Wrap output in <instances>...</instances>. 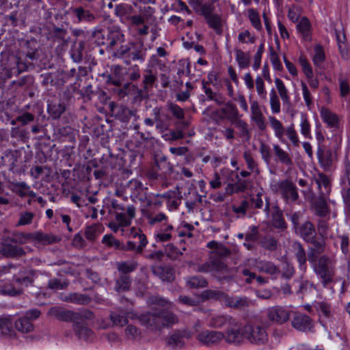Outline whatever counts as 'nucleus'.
I'll use <instances>...</instances> for the list:
<instances>
[{
  "mask_svg": "<svg viewBox=\"0 0 350 350\" xmlns=\"http://www.w3.org/2000/svg\"><path fill=\"white\" fill-rule=\"evenodd\" d=\"M105 49L113 59H122L127 65L132 62L142 63L146 56V49L142 42H129L125 44V36L117 25L107 27Z\"/></svg>",
  "mask_w": 350,
  "mask_h": 350,
  "instance_id": "1",
  "label": "nucleus"
},
{
  "mask_svg": "<svg viewBox=\"0 0 350 350\" xmlns=\"http://www.w3.org/2000/svg\"><path fill=\"white\" fill-rule=\"evenodd\" d=\"M230 254V250L226 246L221 244L217 245L215 249L211 252L208 260L198 265L197 271L202 273H211L213 277L221 282H230L234 277L236 269L229 267L224 259Z\"/></svg>",
  "mask_w": 350,
  "mask_h": 350,
  "instance_id": "2",
  "label": "nucleus"
},
{
  "mask_svg": "<svg viewBox=\"0 0 350 350\" xmlns=\"http://www.w3.org/2000/svg\"><path fill=\"white\" fill-rule=\"evenodd\" d=\"M141 324L152 329H161L178 321L177 317L170 311L161 310L142 314L139 317Z\"/></svg>",
  "mask_w": 350,
  "mask_h": 350,
  "instance_id": "3",
  "label": "nucleus"
},
{
  "mask_svg": "<svg viewBox=\"0 0 350 350\" xmlns=\"http://www.w3.org/2000/svg\"><path fill=\"white\" fill-rule=\"evenodd\" d=\"M314 270L321 279L324 287L333 282V277L335 274V265L329 257L325 255L321 256L314 265Z\"/></svg>",
  "mask_w": 350,
  "mask_h": 350,
  "instance_id": "4",
  "label": "nucleus"
},
{
  "mask_svg": "<svg viewBox=\"0 0 350 350\" xmlns=\"http://www.w3.org/2000/svg\"><path fill=\"white\" fill-rule=\"evenodd\" d=\"M274 192L280 191L286 202H295L299 199V193L296 185L290 180L286 179L271 185Z\"/></svg>",
  "mask_w": 350,
  "mask_h": 350,
  "instance_id": "5",
  "label": "nucleus"
},
{
  "mask_svg": "<svg viewBox=\"0 0 350 350\" xmlns=\"http://www.w3.org/2000/svg\"><path fill=\"white\" fill-rule=\"evenodd\" d=\"M244 336L245 339L256 345L264 344L268 340V335L265 329L259 324L248 323L245 325Z\"/></svg>",
  "mask_w": 350,
  "mask_h": 350,
  "instance_id": "6",
  "label": "nucleus"
},
{
  "mask_svg": "<svg viewBox=\"0 0 350 350\" xmlns=\"http://www.w3.org/2000/svg\"><path fill=\"white\" fill-rule=\"evenodd\" d=\"M223 339L228 344L240 345L244 339V326L241 327L239 322L236 320L229 327H226L225 332H223Z\"/></svg>",
  "mask_w": 350,
  "mask_h": 350,
  "instance_id": "7",
  "label": "nucleus"
},
{
  "mask_svg": "<svg viewBox=\"0 0 350 350\" xmlns=\"http://www.w3.org/2000/svg\"><path fill=\"white\" fill-rule=\"evenodd\" d=\"M133 239H139V245L134 241H128L126 244L122 243L120 250L134 251L137 254H142L144 249L148 243V240L144 234L140 230H133L131 232Z\"/></svg>",
  "mask_w": 350,
  "mask_h": 350,
  "instance_id": "8",
  "label": "nucleus"
},
{
  "mask_svg": "<svg viewBox=\"0 0 350 350\" xmlns=\"http://www.w3.org/2000/svg\"><path fill=\"white\" fill-rule=\"evenodd\" d=\"M15 55H10L7 57L6 62L4 59L0 61V88L3 89L8 79L13 76H16L14 68Z\"/></svg>",
  "mask_w": 350,
  "mask_h": 350,
  "instance_id": "9",
  "label": "nucleus"
},
{
  "mask_svg": "<svg viewBox=\"0 0 350 350\" xmlns=\"http://www.w3.org/2000/svg\"><path fill=\"white\" fill-rule=\"evenodd\" d=\"M317 156L320 166L325 171H328L332 166L334 161V154L331 148L325 145L318 146Z\"/></svg>",
  "mask_w": 350,
  "mask_h": 350,
  "instance_id": "10",
  "label": "nucleus"
},
{
  "mask_svg": "<svg viewBox=\"0 0 350 350\" xmlns=\"http://www.w3.org/2000/svg\"><path fill=\"white\" fill-rule=\"evenodd\" d=\"M291 325L297 330L304 332H312L314 327L311 318L300 312H295Z\"/></svg>",
  "mask_w": 350,
  "mask_h": 350,
  "instance_id": "11",
  "label": "nucleus"
},
{
  "mask_svg": "<svg viewBox=\"0 0 350 350\" xmlns=\"http://www.w3.org/2000/svg\"><path fill=\"white\" fill-rule=\"evenodd\" d=\"M223 332L208 329H204L196 336V339L206 346L217 345L223 340Z\"/></svg>",
  "mask_w": 350,
  "mask_h": 350,
  "instance_id": "12",
  "label": "nucleus"
},
{
  "mask_svg": "<svg viewBox=\"0 0 350 350\" xmlns=\"http://www.w3.org/2000/svg\"><path fill=\"white\" fill-rule=\"evenodd\" d=\"M267 315L271 322L282 325L288 321L290 312L284 307L276 306L268 308Z\"/></svg>",
  "mask_w": 350,
  "mask_h": 350,
  "instance_id": "13",
  "label": "nucleus"
},
{
  "mask_svg": "<svg viewBox=\"0 0 350 350\" xmlns=\"http://www.w3.org/2000/svg\"><path fill=\"white\" fill-rule=\"evenodd\" d=\"M70 13L79 23H93L96 20V15L83 6L71 8Z\"/></svg>",
  "mask_w": 350,
  "mask_h": 350,
  "instance_id": "14",
  "label": "nucleus"
},
{
  "mask_svg": "<svg viewBox=\"0 0 350 350\" xmlns=\"http://www.w3.org/2000/svg\"><path fill=\"white\" fill-rule=\"evenodd\" d=\"M2 254L6 257L19 258L25 255L24 249L14 243L10 239L5 240L1 248Z\"/></svg>",
  "mask_w": 350,
  "mask_h": 350,
  "instance_id": "15",
  "label": "nucleus"
},
{
  "mask_svg": "<svg viewBox=\"0 0 350 350\" xmlns=\"http://www.w3.org/2000/svg\"><path fill=\"white\" fill-rule=\"evenodd\" d=\"M116 219L121 227H126L131 225V219L135 216V208L134 206H128L124 211L115 212Z\"/></svg>",
  "mask_w": 350,
  "mask_h": 350,
  "instance_id": "16",
  "label": "nucleus"
},
{
  "mask_svg": "<svg viewBox=\"0 0 350 350\" xmlns=\"http://www.w3.org/2000/svg\"><path fill=\"white\" fill-rule=\"evenodd\" d=\"M295 233L306 242L317 234L314 225L310 221H306L297 226Z\"/></svg>",
  "mask_w": 350,
  "mask_h": 350,
  "instance_id": "17",
  "label": "nucleus"
},
{
  "mask_svg": "<svg viewBox=\"0 0 350 350\" xmlns=\"http://www.w3.org/2000/svg\"><path fill=\"white\" fill-rule=\"evenodd\" d=\"M123 68L120 65L113 66L111 73L107 75L106 83L108 85H113L116 87H121L124 81V75L123 73Z\"/></svg>",
  "mask_w": 350,
  "mask_h": 350,
  "instance_id": "18",
  "label": "nucleus"
},
{
  "mask_svg": "<svg viewBox=\"0 0 350 350\" xmlns=\"http://www.w3.org/2000/svg\"><path fill=\"white\" fill-rule=\"evenodd\" d=\"M271 225L276 229L283 231L287 228V224L283 217V213L278 205L272 206L271 213Z\"/></svg>",
  "mask_w": 350,
  "mask_h": 350,
  "instance_id": "19",
  "label": "nucleus"
},
{
  "mask_svg": "<svg viewBox=\"0 0 350 350\" xmlns=\"http://www.w3.org/2000/svg\"><path fill=\"white\" fill-rule=\"evenodd\" d=\"M255 267L260 272L275 277H277L280 273L279 267L275 265L273 262L268 260H256Z\"/></svg>",
  "mask_w": 350,
  "mask_h": 350,
  "instance_id": "20",
  "label": "nucleus"
},
{
  "mask_svg": "<svg viewBox=\"0 0 350 350\" xmlns=\"http://www.w3.org/2000/svg\"><path fill=\"white\" fill-rule=\"evenodd\" d=\"M50 313L57 319L66 322H72L74 324L76 321V312L65 310L59 307H53L51 309Z\"/></svg>",
  "mask_w": 350,
  "mask_h": 350,
  "instance_id": "21",
  "label": "nucleus"
},
{
  "mask_svg": "<svg viewBox=\"0 0 350 350\" xmlns=\"http://www.w3.org/2000/svg\"><path fill=\"white\" fill-rule=\"evenodd\" d=\"M72 329L79 339L88 340L93 335L92 330L88 327L85 322L76 321L72 324Z\"/></svg>",
  "mask_w": 350,
  "mask_h": 350,
  "instance_id": "22",
  "label": "nucleus"
},
{
  "mask_svg": "<svg viewBox=\"0 0 350 350\" xmlns=\"http://www.w3.org/2000/svg\"><path fill=\"white\" fill-rule=\"evenodd\" d=\"M252 120L256 123L260 131L266 129L265 117L261 112L259 105L256 101L252 102L251 105Z\"/></svg>",
  "mask_w": 350,
  "mask_h": 350,
  "instance_id": "23",
  "label": "nucleus"
},
{
  "mask_svg": "<svg viewBox=\"0 0 350 350\" xmlns=\"http://www.w3.org/2000/svg\"><path fill=\"white\" fill-rule=\"evenodd\" d=\"M33 240L42 245H51L59 243L62 238L51 233H44L40 231L33 233Z\"/></svg>",
  "mask_w": 350,
  "mask_h": 350,
  "instance_id": "24",
  "label": "nucleus"
},
{
  "mask_svg": "<svg viewBox=\"0 0 350 350\" xmlns=\"http://www.w3.org/2000/svg\"><path fill=\"white\" fill-rule=\"evenodd\" d=\"M62 300L79 305H88L91 302L92 299L90 296L85 294L71 293L62 296Z\"/></svg>",
  "mask_w": 350,
  "mask_h": 350,
  "instance_id": "25",
  "label": "nucleus"
},
{
  "mask_svg": "<svg viewBox=\"0 0 350 350\" xmlns=\"http://www.w3.org/2000/svg\"><path fill=\"white\" fill-rule=\"evenodd\" d=\"M293 252L301 270L306 269V254L304 246L299 241H294L292 245Z\"/></svg>",
  "mask_w": 350,
  "mask_h": 350,
  "instance_id": "26",
  "label": "nucleus"
},
{
  "mask_svg": "<svg viewBox=\"0 0 350 350\" xmlns=\"http://www.w3.org/2000/svg\"><path fill=\"white\" fill-rule=\"evenodd\" d=\"M152 271L163 282H172L175 279L174 270L170 267H158L153 268Z\"/></svg>",
  "mask_w": 350,
  "mask_h": 350,
  "instance_id": "27",
  "label": "nucleus"
},
{
  "mask_svg": "<svg viewBox=\"0 0 350 350\" xmlns=\"http://www.w3.org/2000/svg\"><path fill=\"white\" fill-rule=\"evenodd\" d=\"M220 111L223 113L221 118H226L231 123L239 118V111L236 105L231 102L225 103V106L220 109Z\"/></svg>",
  "mask_w": 350,
  "mask_h": 350,
  "instance_id": "28",
  "label": "nucleus"
},
{
  "mask_svg": "<svg viewBox=\"0 0 350 350\" xmlns=\"http://www.w3.org/2000/svg\"><path fill=\"white\" fill-rule=\"evenodd\" d=\"M61 75L62 72L59 70L41 74L40 77L42 79V85L44 87L57 85L59 83Z\"/></svg>",
  "mask_w": 350,
  "mask_h": 350,
  "instance_id": "29",
  "label": "nucleus"
},
{
  "mask_svg": "<svg viewBox=\"0 0 350 350\" xmlns=\"http://www.w3.org/2000/svg\"><path fill=\"white\" fill-rule=\"evenodd\" d=\"M325 196H319L314 202L315 215L321 217H325L330 213Z\"/></svg>",
  "mask_w": 350,
  "mask_h": 350,
  "instance_id": "30",
  "label": "nucleus"
},
{
  "mask_svg": "<svg viewBox=\"0 0 350 350\" xmlns=\"http://www.w3.org/2000/svg\"><path fill=\"white\" fill-rule=\"evenodd\" d=\"M321 118L330 128L337 127L338 124V118L337 115L330 111L329 109L323 107L320 111Z\"/></svg>",
  "mask_w": 350,
  "mask_h": 350,
  "instance_id": "31",
  "label": "nucleus"
},
{
  "mask_svg": "<svg viewBox=\"0 0 350 350\" xmlns=\"http://www.w3.org/2000/svg\"><path fill=\"white\" fill-rule=\"evenodd\" d=\"M235 321V319L229 315H217L211 318L210 326L215 328H221L224 326L229 327Z\"/></svg>",
  "mask_w": 350,
  "mask_h": 350,
  "instance_id": "32",
  "label": "nucleus"
},
{
  "mask_svg": "<svg viewBox=\"0 0 350 350\" xmlns=\"http://www.w3.org/2000/svg\"><path fill=\"white\" fill-rule=\"evenodd\" d=\"M225 304L230 308H233L235 309H241L247 307L249 306L248 299L245 297H229L228 295H226V297L224 298Z\"/></svg>",
  "mask_w": 350,
  "mask_h": 350,
  "instance_id": "33",
  "label": "nucleus"
},
{
  "mask_svg": "<svg viewBox=\"0 0 350 350\" xmlns=\"http://www.w3.org/2000/svg\"><path fill=\"white\" fill-rule=\"evenodd\" d=\"M84 49L85 42L83 40L79 42H75L72 45L70 53L72 59L75 63H81L83 61Z\"/></svg>",
  "mask_w": 350,
  "mask_h": 350,
  "instance_id": "34",
  "label": "nucleus"
},
{
  "mask_svg": "<svg viewBox=\"0 0 350 350\" xmlns=\"http://www.w3.org/2000/svg\"><path fill=\"white\" fill-rule=\"evenodd\" d=\"M315 181L320 189V196L329 194L330 191V181L327 176L323 173H319Z\"/></svg>",
  "mask_w": 350,
  "mask_h": 350,
  "instance_id": "35",
  "label": "nucleus"
},
{
  "mask_svg": "<svg viewBox=\"0 0 350 350\" xmlns=\"http://www.w3.org/2000/svg\"><path fill=\"white\" fill-rule=\"evenodd\" d=\"M118 94L120 97H124L129 94L137 93L139 96H143V90H139L137 85L131 82L125 83L122 88L119 87Z\"/></svg>",
  "mask_w": 350,
  "mask_h": 350,
  "instance_id": "36",
  "label": "nucleus"
},
{
  "mask_svg": "<svg viewBox=\"0 0 350 350\" xmlns=\"http://www.w3.org/2000/svg\"><path fill=\"white\" fill-rule=\"evenodd\" d=\"M327 237H322L319 235L317 237V234L312 238L308 239L306 243L310 244L312 247L310 249L317 252V254H321L324 252L325 250V241Z\"/></svg>",
  "mask_w": 350,
  "mask_h": 350,
  "instance_id": "37",
  "label": "nucleus"
},
{
  "mask_svg": "<svg viewBox=\"0 0 350 350\" xmlns=\"http://www.w3.org/2000/svg\"><path fill=\"white\" fill-rule=\"evenodd\" d=\"M131 278L125 274H121L116 281L115 290L118 292H124L129 290L131 285Z\"/></svg>",
  "mask_w": 350,
  "mask_h": 350,
  "instance_id": "38",
  "label": "nucleus"
},
{
  "mask_svg": "<svg viewBox=\"0 0 350 350\" xmlns=\"http://www.w3.org/2000/svg\"><path fill=\"white\" fill-rule=\"evenodd\" d=\"M275 83L277 88L278 94L282 100L284 105L288 107L291 106L290 96H288V90L284 83V82L279 78L275 79Z\"/></svg>",
  "mask_w": 350,
  "mask_h": 350,
  "instance_id": "39",
  "label": "nucleus"
},
{
  "mask_svg": "<svg viewBox=\"0 0 350 350\" xmlns=\"http://www.w3.org/2000/svg\"><path fill=\"white\" fill-rule=\"evenodd\" d=\"M273 151L278 161L286 166L293 165V160L288 153L282 150L278 144L273 145Z\"/></svg>",
  "mask_w": 350,
  "mask_h": 350,
  "instance_id": "40",
  "label": "nucleus"
},
{
  "mask_svg": "<svg viewBox=\"0 0 350 350\" xmlns=\"http://www.w3.org/2000/svg\"><path fill=\"white\" fill-rule=\"evenodd\" d=\"M65 110L66 107L64 103H51L48 104L47 111L50 116L54 120L59 118Z\"/></svg>",
  "mask_w": 350,
  "mask_h": 350,
  "instance_id": "41",
  "label": "nucleus"
},
{
  "mask_svg": "<svg viewBox=\"0 0 350 350\" xmlns=\"http://www.w3.org/2000/svg\"><path fill=\"white\" fill-rule=\"evenodd\" d=\"M269 120L271 126L274 130L275 137H277L281 142H284L283 136L284 135L285 129L284 128L282 122L274 116H269Z\"/></svg>",
  "mask_w": 350,
  "mask_h": 350,
  "instance_id": "42",
  "label": "nucleus"
},
{
  "mask_svg": "<svg viewBox=\"0 0 350 350\" xmlns=\"http://www.w3.org/2000/svg\"><path fill=\"white\" fill-rule=\"evenodd\" d=\"M186 283L191 288H204L208 286L207 280L201 275L189 277L186 279Z\"/></svg>",
  "mask_w": 350,
  "mask_h": 350,
  "instance_id": "43",
  "label": "nucleus"
},
{
  "mask_svg": "<svg viewBox=\"0 0 350 350\" xmlns=\"http://www.w3.org/2000/svg\"><path fill=\"white\" fill-rule=\"evenodd\" d=\"M138 267V263L136 260H132L131 261L120 262L117 263V269L122 274L127 275L129 273L134 271Z\"/></svg>",
  "mask_w": 350,
  "mask_h": 350,
  "instance_id": "44",
  "label": "nucleus"
},
{
  "mask_svg": "<svg viewBox=\"0 0 350 350\" xmlns=\"http://www.w3.org/2000/svg\"><path fill=\"white\" fill-rule=\"evenodd\" d=\"M0 293L2 295L15 297L22 294V288L17 287L12 283H5L1 286Z\"/></svg>",
  "mask_w": 350,
  "mask_h": 350,
  "instance_id": "45",
  "label": "nucleus"
},
{
  "mask_svg": "<svg viewBox=\"0 0 350 350\" xmlns=\"http://www.w3.org/2000/svg\"><path fill=\"white\" fill-rule=\"evenodd\" d=\"M167 344L172 349H181L185 346V342L176 330L168 337Z\"/></svg>",
  "mask_w": 350,
  "mask_h": 350,
  "instance_id": "46",
  "label": "nucleus"
},
{
  "mask_svg": "<svg viewBox=\"0 0 350 350\" xmlns=\"http://www.w3.org/2000/svg\"><path fill=\"white\" fill-rule=\"evenodd\" d=\"M204 19L208 27L214 29L217 33L221 32V18L219 14L214 13Z\"/></svg>",
  "mask_w": 350,
  "mask_h": 350,
  "instance_id": "47",
  "label": "nucleus"
},
{
  "mask_svg": "<svg viewBox=\"0 0 350 350\" xmlns=\"http://www.w3.org/2000/svg\"><path fill=\"white\" fill-rule=\"evenodd\" d=\"M143 94L144 93H148L150 88H152L154 85V83L156 82L157 77L152 72V70H146V73L144 75L143 77Z\"/></svg>",
  "mask_w": 350,
  "mask_h": 350,
  "instance_id": "48",
  "label": "nucleus"
},
{
  "mask_svg": "<svg viewBox=\"0 0 350 350\" xmlns=\"http://www.w3.org/2000/svg\"><path fill=\"white\" fill-rule=\"evenodd\" d=\"M103 227L98 224H93L88 226L85 229V237L90 241H94L101 233Z\"/></svg>",
  "mask_w": 350,
  "mask_h": 350,
  "instance_id": "49",
  "label": "nucleus"
},
{
  "mask_svg": "<svg viewBox=\"0 0 350 350\" xmlns=\"http://www.w3.org/2000/svg\"><path fill=\"white\" fill-rule=\"evenodd\" d=\"M133 8L129 4L122 3L116 5L115 14L120 18H126L129 20L131 14L133 12Z\"/></svg>",
  "mask_w": 350,
  "mask_h": 350,
  "instance_id": "50",
  "label": "nucleus"
},
{
  "mask_svg": "<svg viewBox=\"0 0 350 350\" xmlns=\"http://www.w3.org/2000/svg\"><path fill=\"white\" fill-rule=\"evenodd\" d=\"M13 282L16 283L17 287L22 288V292L24 287H27L33 282V278L29 275H24L22 272L13 276Z\"/></svg>",
  "mask_w": 350,
  "mask_h": 350,
  "instance_id": "51",
  "label": "nucleus"
},
{
  "mask_svg": "<svg viewBox=\"0 0 350 350\" xmlns=\"http://www.w3.org/2000/svg\"><path fill=\"white\" fill-rule=\"evenodd\" d=\"M15 64H13L16 76L21 73L27 71L29 66H32V62L27 59L23 60L21 57L15 56Z\"/></svg>",
  "mask_w": 350,
  "mask_h": 350,
  "instance_id": "52",
  "label": "nucleus"
},
{
  "mask_svg": "<svg viewBox=\"0 0 350 350\" xmlns=\"http://www.w3.org/2000/svg\"><path fill=\"white\" fill-rule=\"evenodd\" d=\"M33 83V77L31 75H25L17 80H14L10 83V87L15 90L22 88L26 85H31Z\"/></svg>",
  "mask_w": 350,
  "mask_h": 350,
  "instance_id": "53",
  "label": "nucleus"
},
{
  "mask_svg": "<svg viewBox=\"0 0 350 350\" xmlns=\"http://www.w3.org/2000/svg\"><path fill=\"white\" fill-rule=\"evenodd\" d=\"M11 190L21 198L27 196V191L30 187L25 182H13L11 183Z\"/></svg>",
  "mask_w": 350,
  "mask_h": 350,
  "instance_id": "54",
  "label": "nucleus"
},
{
  "mask_svg": "<svg viewBox=\"0 0 350 350\" xmlns=\"http://www.w3.org/2000/svg\"><path fill=\"white\" fill-rule=\"evenodd\" d=\"M0 331L3 336L12 337L15 335L12 322L8 318H0Z\"/></svg>",
  "mask_w": 350,
  "mask_h": 350,
  "instance_id": "55",
  "label": "nucleus"
},
{
  "mask_svg": "<svg viewBox=\"0 0 350 350\" xmlns=\"http://www.w3.org/2000/svg\"><path fill=\"white\" fill-rule=\"evenodd\" d=\"M15 327L23 333L30 332L33 329V326L27 318H20L15 322Z\"/></svg>",
  "mask_w": 350,
  "mask_h": 350,
  "instance_id": "56",
  "label": "nucleus"
},
{
  "mask_svg": "<svg viewBox=\"0 0 350 350\" xmlns=\"http://www.w3.org/2000/svg\"><path fill=\"white\" fill-rule=\"evenodd\" d=\"M110 318L116 325L123 326L128 323L126 313L123 311H113L111 312Z\"/></svg>",
  "mask_w": 350,
  "mask_h": 350,
  "instance_id": "57",
  "label": "nucleus"
},
{
  "mask_svg": "<svg viewBox=\"0 0 350 350\" xmlns=\"http://www.w3.org/2000/svg\"><path fill=\"white\" fill-rule=\"evenodd\" d=\"M92 37L98 45H107V30L103 31L100 28H95L92 32Z\"/></svg>",
  "mask_w": 350,
  "mask_h": 350,
  "instance_id": "58",
  "label": "nucleus"
},
{
  "mask_svg": "<svg viewBox=\"0 0 350 350\" xmlns=\"http://www.w3.org/2000/svg\"><path fill=\"white\" fill-rule=\"evenodd\" d=\"M232 124H234L236 126V127L239 129L240 137H246L247 140H249L250 139L251 133L248 129V124L246 122L239 118Z\"/></svg>",
  "mask_w": 350,
  "mask_h": 350,
  "instance_id": "59",
  "label": "nucleus"
},
{
  "mask_svg": "<svg viewBox=\"0 0 350 350\" xmlns=\"http://www.w3.org/2000/svg\"><path fill=\"white\" fill-rule=\"evenodd\" d=\"M236 52V59L238 62L239 66L241 68H245L250 66V55L245 53L241 49H237Z\"/></svg>",
  "mask_w": 350,
  "mask_h": 350,
  "instance_id": "60",
  "label": "nucleus"
},
{
  "mask_svg": "<svg viewBox=\"0 0 350 350\" xmlns=\"http://www.w3.org/2000/svg\"><path fill=\"white\" fill-rule=\"evenodd\" d=\"M215 7L214 3L212 1L205 3H200L198 6V12L200 15L203 16L204 18L208 17L214 14Z\"/></svg>",
  "mask_w": 350,
  "mask_h": 350,
  "instance_id": "61",
  "label": "nucleus"
},
{
  "mask_svg": "<svg viewBox=\"0 0 350 350\" xmlns=\"http://www.w3.org/2000/svg\"><path fill=\"white\" fill-rule=\"evenodd\" d=\"M148 223L151 226L160 225L163 222H166L168 217L163 213H159L156 215L150 214L147 215Z\"/></svg>",
  "mask_w": 350,
  "mask_h": 350,
  "instance_id": "62",
  "label": "nucleus"
},
{
  "mask_svg": "<svg viewBox=\"0 0 350 350\" xmlns=\"http://www.w3.org/2000/svg\"><path fill=\"white\" fill-rule=\"evenodd\" d=\"M250 208V202L247 200L241 201L239 206L233 205L232 206V211L238 215V217H245L247 214V211Z\"/></svg>",
  "mask_w": 350,
  "mask_h": 350,
  "instance_id": "63",
  "label": "nucleus"
},
{
  "mask_svg": "<svg viewBox=\"0 0 350 350\" xmlns=\"http://www.w3.org/2000/svg\"><path fill=\"white\" fill-rule=\"evenodd\" d=\"M226 293L217 290H206L202 293L205 299L224 301Z\"/></svg>",
  "mask_w": 350,
  "mask_h": 350,
  "instance_id": "64",
  "label": "nucleus"
}]
</instances>
